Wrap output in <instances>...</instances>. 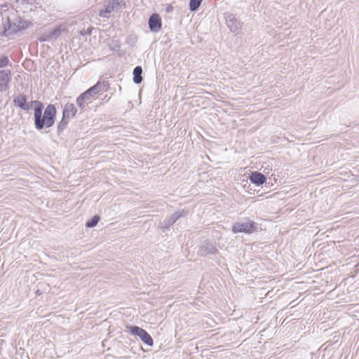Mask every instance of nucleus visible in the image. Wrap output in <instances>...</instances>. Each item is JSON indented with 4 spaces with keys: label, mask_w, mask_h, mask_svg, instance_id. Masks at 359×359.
<instances>
[{
    "label": "nucleus",
    "mask_w": 359,
    "mask_h": 359,
    "mask_svg": "<svg viewBox=\"0 0 359 359\" xmlns=\"http://www.w3.org/2000/svg\"><path fill=\"white\" fill-rule=\"evenodd\" d=\"M43 106L41 102H39L37 106L34 108V124L38 130H41L44 128H50L55 123V118L56 115V109L53 104H48L42 115Z\"/></svg>",
    "instance_id": "obj_1"
},
{
    "label": "nucleus",
    "mask_w": 359,
    "mask_h": 359,
    "mask_svg": "<svg viewBox=\"0 0 359 359\" xmlns=\"http://www.w3.org/2000/svg\"><path fill=\"white\" fill-rule=\"evenodd\" d=\"M104 85L98 81L93 86L90 88L86 92L81 94L76 98V104L81 108L83 109L87 104L96 99L97 95L102 90Z\"/></svg>",
    "instance_id": "obj_2"
},
{
    "label": "nucleus",
    "mask_w": 359,
    "mask_h": 359,
    "mask_svg": "<svg viewBox=\"0 0 359 359\" xmlns=\"http://www.w3.org/2000/svg\"><path fill=\"white\" fill-rule=\"evenodd\" d=\"M125 6V0H105L103 4L104 9L100 11L99 15L102 18H109L112 11H118Z\"/></svg>",
    "instance_id": "obj_3"
},
{
    "label": "nucleus",
    "mask_w": 359,
    "mask_h": 359,
    "mask_svg": "<svg viewBox=\"0 0 359 359\" xmlns=\"http://www.w3.org/2000/svg\"><path fill=\"white\" fill-rule=\"evenodd\" d=\"M130 332L132 334L139 337L144 344L149 346L153 345L152 338L144 329L137 326H132L130 327Z\"/></svg>",
    "instance_id": "obj_4"
},
{
    "label": "nucleus",
    "mask_w": 359,
    "mask_h": 359,
    "mask_svg": "<svg viewBox=\"0 0 359 359\" xmlns=\"http://www.w3.org/2000/svg\"><path fill=\"white\" fill-rule=\"evenodd\" d=\"M226 23L229 29L233 33L238 34L241 29L242 24L232 13H225Z\"/></svg>",
    "instance_id": "obj_5"
},
{
    "label": "nucleus",
    "mask_w": 359,
    "mask_h": 359,
    "mask_svg": "<svg viewBox=\"0 0 359 359\" xmlns=\"http://www.w3.org/2000/svg\"><path fill=\"white\" fill-rule=\"evenodd\" d=\"M253 227L254 222L248 220L245 222L236 223L232 227V231L233 233L244 232L246 233H250L252 231Z\"/></svg>",
    "instance_id": "obj_6"
},
{
    "label": "nucleus",
    "mask_w": 359,
    "mask_h": 359,
    "mask_svg": "<svg viewBox=\"0 0 359 359\" xmlns=\"http://www.w3.org/2000/svg\"><path fill=\"white\" fill-rule=\"evenodd\" d=\"M66 29L61 26L57 27L49 33L43 34L39 37L41 42L50 41L57 39Z\"/></svg>",
    "instance_id": "obj_7"
},
{
    "label": "nucleus",
    "mask_w": 359,
    "mask_h": 359,
    "mask_svg": "<svg viewBox=\"0 0 359 359\" xmlns=\"http://www.w3.org/2000/svg\"><path fill=\"white\" fill-rule=\"evenodd\" d=\"M11 80V70L4 69L0 71V91H6L8 89V83Z\"/></svg>",
    "instance_id": "obj_8"
},
{
    "label": "nucleus",
    "mask_w": 359,
    "mask_h": 359,
    "mask_svg": "<svg viewBox=\"0 0 359 359\" xmlns=\"http://www.w3.org/2000/svg\"><path fill=\"white\" fill-rule=\"evenodd\" d=\"M29 24L27 21L22 20L20 18L17 19L13 23H10L8 30L11 33H16L28 27Z\"/></svg>",
    "instance_id": "obj_9"
},
{
    "label": "nucleus",
    "mask_w": 359,
    "mask_h": 359,
    "mask_svg": "<svg viewBox=\"0 0 359 359\" xmlns=\"http://www.w3.org/2000/svg\"><path fill=\"white\" fill-rule=\"evenodd\" d=\"M149 26L151 32H158L161 28V20L158 15L153 14L149 20Z\"/></svg>",
    "instance_id": "obj_10"
},
{
    "label": "nucleus",
    "mask_w": 359,
    "mask_h": 359,
    "mask_svg": "<svg viewBox=\"0 0 359 359\" xmlns=\"http://www.w3.org/2000/svg\"><path fill=\"white\" fill-rule=\"evenodd\" d=\"M13 103L15 106L25 111L29 110L31 107V105L27 102L26 96L23 95H18L15 97Z\"/></svg>",
    "instance_id": "obj_11"
},
{
    "label": "nucleus",
    "mask_w": 359,
    "mask_h": 359,
    "mask_svg": "<svg viewBox=\"0 0 359 359\" xmlns=\"http://www.w3.org/2000/svg\"><path fill=\"white\" fill-rule=\"evenodd\" d=\"M184 212H175L170 217L166 218L164 221V225L162 227L163 230L169 229L179 218L183 216Z\"/></svg>",
    "instance_id": "obj_12"
},
{
    "label": "nucleus",
    "mask_w": 359,
    "mask_h": 359,
    "mask_svg": "<svg viewBox=\"0 0 359 359\" xmlns=\"http://www.w3.org/2000/svg\"><path fill=\"white\" fill-rule=\"evenodd\" d=\"M250 180L252 184L259 186L266 182V178L260 172H253L250 176Z\"/></svg>",
    "instance_id": "obj_13"
},
{
    "label": "nucleus",
    "mask_w": 359,
    "mask_h": 359,
    "mask_svg": "<svg viewBox=\"0 0 359 359\" xmlns=\"http://www.w3.org/2000/svg\"><path fill=\"white\" fill-rule=\"evenodd\" d=\"M77 112L74 104L73 103H67L65 104L63 109V116L67 117V119L72 118Z\"/></svg>",
    "instance_id": "obj_14"
},
{
    "label": "nucleus",
    "mask_w": 359,
    "mask_h": 359,
    "mask_svg": "<svg viewBox=\"0 0 359 359\" xmlns=\"http://www.w3.org/2000/svg\"><path fill=\"white\" fill-rule=\"evenodd\" d=\"M142 69L140 66H137L133 69V82L136 84H139L142 81Z\"/></svg>",
    "instance_id": "obj_15"
},
{
    "label": "nucleus",
    "mask_w": 359,
    "mask_h": 359,
    "mask_svg": "<svg viewBox=\"0 0 359 359\" xmlns=\"http://www.w3.org/2000/svg\"><path fill=\"white\" fill-rule=\"evenodd\" d=\"M216 248L213 245H211L210 248H208L206 247H202L201 249V255L205 256L208 254H214L216 252Z\"/></svg>",
    "instance_id": "obj_16"
},
{
    "label": "nucleus",
    "mask_w": 359,
    "mask_h": 359,
    "mask_svg": "<svg viewBox=\"0 0 359 359\" xmlns=\"http://www.w3.org/2000/svg\"><path fill=\"white\" fill-rule=\"evenodd\" d=\"M201 2L202 0H190L189 10L191 11H196L199 8Z\"/></svg>",
    "instance_id": "obj_17"
},
{
    "label": "nucleus",
    "mask_w": 359,
    "mask_h": 359,
    "mask_svg": "<svg viewBox=\"0 0 359 359\" xmlns=\"http://www.w3.org/2000/svg\"><path fill=\"white\" fill-rule=\"evenodd\" d=\"M100 220V217L97 215L94 216L90 220L86 222V226L89 228L94 227L97 225Z\"/></svg>",
    "instance_id": "obj_18"
},
{
    "label": "nucleus",
    "mask_w": 359,
    "mask_h": 359,
    "mask_svg": "<svg viewBox=\"0 0 359 359\" xmlns=\"http://www.w3.org/2000/svg\"><path fill=\"white\" fill-rule=\"evenodd\" d=\"M69 120V119H67V117H64L62 116V118L61 121L59 123L58 126H57L58 130H60V131L63 130L66 128V126L67 125Z\"/></svg>",
    "instance_id": "obj_19"
},
{
    "label": "nucleus",
    "mask_w": 359,
    "mask_h": 359,
    "mask_svg": "<svg viewBox=\"0 0 359 359\" xmlns=\"http://www.w3.org/2000/svg\"><path fill=\"white\" fill-rule=\"evenodd\" d=\"M9 62L8 58L7 57H3L0 58V68L4 67L8 65Z\"/></svg>",
    "instance_id": "obj_20"
},
{
    "label": "nucleus",
    "mask_w": 359,
    "mask_h": 359,
    "mask_svg": "<svg viewBox=\"0 0 359 359\" xmlns=\"http://www.w3.org/2000/svg\"><path fill=\"white\" fill-rule=\"evenodd\" d=\"M170 11V8H167V11L169 12Z\"/></svg>",
    "instance_id": "obj_21"
}]
</instances>
